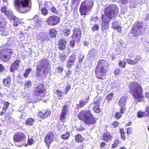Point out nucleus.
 <instances>
[{
    "mask_svg": "<svg viewBox=\"0 0 149 149\" xmlns=\"http://www.w3.org/2000/svg\"><path fill=\"white\" fill-rule=\"evenodd\" d=\"M118 12L117 6L114 4L110 5L104 9V14L102 15L103 22L102 29H106L108 28L110 20L117 15Z\"/></svg>",
    "mask_w": 149,
    "mask_h": 149,
    "instance_id": "obj_1",
    "label": "nucleus"
},
{
    "mask_svg": "<svg viewBox=\"0 0 149 149\" xmlns=\"http://www.w3.org/2000/svg\"><path fill=\"white\" fill-rule=\"evenodd\" d=\"M130 92L136 101L139 102L143 97L142 88L136 82H132L129 85Z\"/></svg>",
    "mask_w": 149,
    "mask_h": 149,
    "instance_id": "obj_2",
    "label": "nucleus"
},
{
    "mask_svg": "<svg viewBox=\"0 0 149 149\" xmlns=\"http://www.w3.org/2000/svg\"><path fill=\"white\" fill-rule=\"evenodd\" d=\"M50 67L49 60L47 59H42L38 62L36 68L37 76H43Z\"/></svg>",
    "mask_w": 149,
    "mask_h": 149,
    "instance_id": "obj_3",
    "label": "nucleus"
},
{
    "mask_svg": "<svg viewBox=\"0 0 149 149\" xmlns=\"http://www.w3.org/2000/svg\"><path fill=\"white\" fill-rule=\"evenodd\" d=\"M31 3L29 0H17L15 1L14 4L19 11L25 13L30 10Z\"/></svg>",
    "mask_w": 149,
    "mask_h": 149,
    "instance_id": "obj_4",
    "label": "nucleus"
},
{
    "mask_svg": "<svg viewBox=\"0 0 149 149\" xmlns=\"http://www.w3.org/2000/svg\"><path fill=\"white\" fill-rule=\"evenodd\" d=\"M81 120L85 121L87 124H92L95 123V119L92 116L89 111L85 110L81 111L78 115Z\"/></svg>",
    "mask_w": 149,
    "mask_h": 149,
    "instance_id": "obj_5",
    "label": "nucleus"
},
{
    "mask_svg": "<svg viewBox=\"0 0 149 149\" xmlns=\"http://www.w3.org/2000/svg\"><path fill=\"white\" fill-rule=\"evenodd\" d=\"M107 62L103 60H100L98 63V65L95 69V73L98 79H102V76L105 75L106 73L105 64Z\"/></svg>",
    "mask_w": 149,
    "mask_h": 149,
    "instance_id": "obj_6",
    "label": "nucleus"
},
{
    "mask_svg": "<svg viewBox=\"0 0 149 149\" xmlns=\"http://www.w3.org/2000/svg\"><path fill=\"white\" fill-rule=\"evenodd\" d=\"M93 1H85L83 2L79 10L81 14L82 15H86L91 12L93 6Z\"/></svg>",
    "mask_w": 149,
    "mask_h": 149,
    "instance_id": "obj_7",
    "label": "nucleus"
},
{
    "mask_svg": "<svg viewBox=\"0 0 149 149\" xmlns=\"http://www.w3.org/2000/svg\"><path fill=\"white\" fill-rule=\"evenodd\" d=\"M13 52L9 46H4V49L1 51V59L4 62L8 61L11 58V54Z\"/></svg>",
    "mask_w": 149,
    "mask_h": 149,
    "instance_id": "obj_8",
    "label": "nucleus"
},
{
    "mask_svg": "<svg viewBox=\"0 0 149 149\" xmlns=\"http://www.w3.org/2000/svg\"><path fill=\"white\" fill-rule=\"evenodd\" d=\"M26 139V136L22 132H18L16 133L14 136V141L16 142H21L22 143L20 144H16L18 147H21L24 144V141Z\"/></svg>",
    "mask_w": 149,
    "mask_h": 149,
    "instance_id": "obj_9",
    "label": "nucleus"
},
{
    "mask_svg": "<svg viewBox=\"0 0 149 149\" xmlns=\"http://www.w3.org/2000/svg\"><path fill=\"white\" fill-rule=\"evenodd\" d=\"M144 29L141 24L136 23L134 25L132 32L134 36H138L141 35Z\"/></svg>",
    "mask_w": 149,
    "mask_h": 149,
    "instance_id": "obj_10",
    "label": "nucleus"
},
{
    "mask_svg": "<svg viewBox=\"0 0 149 149\" xmlns=\"http://www.w3.org/2000/svg\"><path fill=\"white\" fill-rule=\"evenodd\" d=\"M35 90V94L37 96L43 97L45 95L44 93L45 90L42 84H40L36 87Z\"/></svg>",
    "mask_w": 149,
    "mask_h": 149,
    "instance_id": "obj_11",
    "label": "nucleus"
},
{
    "mask_svg": "<svg viewBox=\"0 0 149 149\" xmlns=\"http://www.w3.org/2000/svg\"><path fill=\"white\" fill-rule=\"evenodd\" d=\"M68 111V107L66 105H64L63 107V109L60 116V119L62 122H64L65 121L67 113Z\"/></svg>",
    "mask_w": 149,
    "mask_h": 149,
    "instance_id": "obj_12",
    "label": "nucleus"
},
{
    "mask_svg": "<svg viewBox=\"0 0 149 149\" xmlns=\"http://www.w3.org/2000/svg\"><path fill=\"white\" fill-rule=\"evenodd\" d=\"M60 18L57 16H50L47 20V24L52 26L56 25L59 22Z\"/></svg>",
    "mask_w": 149,
    "mask_h": 149,
    "instance_id": "obj_13",
    "label": "nucleus"
},
{
    "mask_svg": "<svg viewBox=\"0 0 149 149\" xmlns=\"http://www.w3.org/2000/svg\"><path fill=\"white\" fill-rule=\"evenodd\" d=\"M81 31L78 28L74 29L73 30L72 38L77 42H79L81 36Z\"/></svg>",
    "mask_w": 149,
    "mask_h": 149,
    "instance_id": "obj_14",
    "label": "nucleus"
},
{
    "mask_svg": "<svg viewBox=\"0 0 149 149\" xmlns=\"http://www.w3.org/2000/svg\"><path fill=\"white\" fill-rule=\"evenodd\" d=\"M93 103L94 107L93 108L94 111L96 113H98L101 111V109L99 108L100 102L101 100L100 98L96 97L94 100Z\"/></svg>",
    "mask_w": 149,
    "mask_h": 149,
    "instance_id": "obj_15",
    "label": "nucleus"
},
{
    "mask_svg": "<svg viewBox=\"0 0 149 149\" xmlns=\"http://www.w3.org/2000/svg\"><path fill=\"white\" fill-rule=\"evenodd\" d=\"M54 135L53 133L51 132H48L45 138V141L47 144H49L53 141Z\"/></svg>",
    "mask_w": 149,
    "mask_h": 149,
    "instance_id": "obj_16",
    "label": "nucleus"
},
{
    "mask_svg": "<svg viewBox=\"0 0 149 149\" xmlns=\"http://www.w3.org/2000/svg\"><path fill=\"white\" fill-rule=\"evenodd\" d=\"M76 56L73 54L70 56L67 62V67L70 68L74 65L75 62Z\"/></svg>",
    "mask_w": 149,
    "mask_h": 149,
    "instance_id": "obj_17",
    "label": "nucleus"
},
{
    "mask_svg": "<svg viewBox=\"0 0 149 149\" xmlns=\"http://www.w3.org/2000/svg\"><path fill=\"white\" fill-rule=\"evenodd\" d=\"M50 111L47 110L46 111H42L39 113L38 115L42 119H45L49 117L51 114Z\"/></svg>",
    "mask_w": 149,
    "mask_h": 149,
    "instance_id": "obj_18",
    "label": "nucleus"
},
{
    "mask_svg": "<svg viewBox=\"0 0 149 149\" xmlns=\"http://www.w3.org/2000/svg\"><path fill=\"white\" fill-rule=\"evenodd\" d=\"M20 61L19 60H16L13 63L10 68V71L11 72H14V70H17L19 67Z\"/></svg>",
    "mask_w": 149,
    "mask_h": 149,
    "instance_id": "obj_19",
    "label": "nucleus"
},
{
    "mask_svg": "<svg viewBox=\"0 0 149 149\" xmlns=\"http://www.w3.org/2000/svg\"><path fill=\"white\" fill-rule=\"evenodd\" d=\"M127 99V97L126 96H124L121 97L118 102V104L119 106L121 107L125 106L126 101Z\"/></svg>",
    "mask_w": 149,
    "mask_h": 149,
    "instance_id": "obj_20",
    "label": "nucleus"
},
{
    "mask_svg": "<svg viewBox=\"0 0 149 149\" xmlns=\"http://www.w3.org/2000/svg\"><path fill=\"white\" fill-rule=\"evenodd\" d=\"M3 85L6 87H8L11 83V78L9 77L3 79Z\"/></svg>",
    "mask_w": 149,
    "mask_h": 149,
    "instance_id": "obj_21",
    "label": "nucleus"
},
{
    "mask_svg": "<svg viewBox=\"0 0 149 149\" xmlns=\"http://www.w3.org/2000/svg\"><path fill=\"white\" fill-rule=\"evenodd\" d=\"M127 63L130 65H135L138 62V60L137 58H135L133 59H126Z\"/></svg>",
    "mask_w": 149,
    "mask_h": 149,
    "instance_id": "obj_22",
    "label": "nucleus"
},
{
    "mask_svg": "<svg viewBox=\"0 0 149 149\" xmlns=\"http://www.w3.org/2000/svg\"><path fill=\"white\" fill-rule=\"evenodd\" d=\"M89 98L85 99L84 100H82L80 101L79 104H77L78 108H81L83 107L86 103L88 102V100Z\"/></svg>",
    "mask_w": 149,
    "mask_h": 149,
    "instance_id": "obj_23",
    "label": "nucleus"
},
{
    "mask_svg": "<svg viewBox=\"0 0 149 149\" xmlns=\"http://www.w3.org/2000/svg\"><path fill=\"white\" fill-rule=\"evenodd\" d=\"M67 42L65 40L62 39L60 40L59 45V47L60 49L63 50L65 47L66 44Z\"/></svg>",
    "mask_w": 149,
    "mask_h": 149,
    "instance_id": "obj_24",
    "label": "nucleus"
},
{
    "mask_svg": "<svg viewBox=\"0 0 149 149\" xmlns=\"http://www.w3.org/2000/svg\"><path fill=\"white\" fill-rule=\"evenodd\" d=\"M137 116L138 118H141L143 117H145L148 116L149 114H146L145 112H142L139 111L137 112Z\"/></svg>",
    "mask_w": 149,
    "mask_h": 149,
    "instance_id": "obj_25",
    "label": "nucleus"
},
{
    "mask_svg": "<svg viewBox=\"0 0 149 149\" xmlns=\"http://www.w3.org/2000/svg\"><path fill=\"white\" fill-rule=\"evenodd\" d=\"M11 19L14 21H15L13 22V25L14 26H18V24H20V20L19 19L15 16H12Z\"/></svg>",
    "mask_w": 149,
    "mask_h": 149,
    "instance_id": "obj_26",
    "label": "nucleus"
},
{
    "mask_svg": "<svg viewBox=\"0 0 149 149\" xmlns=\"http://www.w3.org/2000/svg\"><path fill=\"white\" fill-rule=\"evenodd\" d=\"M112 138V136L109 133L107 132L104 134L103 139L104 141H107L111 139Z\"/></svg>",
    "mask_w": 149,
    "mask_h": 149,
    "instance_id": "obj_27",
    "label": "nucleus"
},
{
    "mask_svg": "<svg viewBox=\"0 0 149 149\" xmlns=\"http://www.w3.org/2000/svg\"><path fill=\"white\" fill-rule=\"evenodd\" d=\"M112 26L114 29L117 30L118 31L120 32L121 30V26L118 25L116 22H114L112 24Z\"/></svg>",
    "mask_w": 149,
    "mask_h": 149,
    "instance_id": "obj_28",
    "label": "nucleus"
},
{
    "mask_svg": "<svg viewBox=\"0 0 149 149\" xmlns=\"http://www.w3.org/2000/svg\"><path fill=\"white\" fill-rule=\"evenodd\" d=\"M96 54V51L95 49H92L89 52L88 56H90L91 58L93 57L94 58Z\"/></svg>",
    "mask_w": 149,
    "mask_h": 149,
    "instance_id": "obj_29",
    "label": "nucleus"
},
{
    "mask_svg": "<svg viewBox=\"0 0 149 149\" xmlns=\"http://www.w3.org/2000/svg\"><path fill=\"white\" fill-rule=\"evenodd\" d=\"M55 93L57 95V97L58 99L60 100L62 99V97L63 95V92L58 90H56L55 91Z\"/></svg>",
    "mask_w": 149,
    "mask_h": 149,
    "instance_id": "obj_30",
    "label": "nucleus"
},
{
    "mask_svg": "<svg viewBox=\"0 0 149 149\" xmlns=\"http://www.w3.org/2000/svg\"><path fill=\"white\" fill-rule=\"evenodd\" d=\"M35 121L34 119L32 118H29L27 119L26 122L25 124L27 125H33V123Z\"/></svg>",
    "mask_w": 149,
    "mask_h": 149,
    "instance_id": "obj_31",
    "label": "nucleus"
},
{
    "mask_svg": "<svg viewBox=\"0 0 149 149\" xmlns=\"http://www.w3.org/2000/svg\"><path fill=\"white\" fill-rule=\"evenodd\" d=\"M104 87V84L101 82H99L98 85H97V90L100 91H102Z\"/></svg>",
    "mask_w": 149,
    "mask_h": 149,
    "instance_id": "obj_32",
    "label": "nucleus"
},
{
    "mask_svg": "<svg viewBox=\"0 0 149 149\" xmlns=\"http://www.w3.org/2000/svg\"><path fill=\"white\" fill-rule=\"evenodd\" d=\"M76 141L78 142H81L83 140V139L80 134L76 135L75 138Z\"/></svg>",
    "mask_w": 149,
    "mask_h": 149,
    "instance_id": "obj_33",
    "label": "nucleus"
},
{
    "mask_svg": "<svg viewBox=\"0 0 149 149\" xmlns=\"http://www.w3.org/2000/svg\"><path fill=\"white\" fill-rule=\"evenodd\" d=\"M49 34L51 35V37L54 38L56 36L57 34V31L54 29H50L49 31Z\"/></svg>",
    "mask_w": 149,
    "mask_h": 149,
    "instance_id": "obj_34",
    "label": "nucleus"
},
{
    "mask_svg": "<svg viewBox=\"0 0 149 149\" xmlns=\"http://www.w3.org/2000/svg\"><path fill=\"white\" fill-rule=\"evenodd\" d=\"M5 14L8 17H9L11 18L12 16H13L12 15V12L8 8L7 9L6 12H5Z\"/></svg>",
    "mask_w": 149,
    "mask_h": 149,
    "instance_id": "obj_35",
    "label": "nucleus"
},
{
    "mask_svg": "<svg viewBox=\"0 0 149 149\" xmlns=\"http://www.w3.org/2000/svg\"><path fill=\"white\" fill-rule=\"evenodd\" d=\"M70 133L68 132H66L64 134L61 136V138L64 139H68L69 137L70 136Z\"/></svg>",
    "mask_w": 149,
    "mask_h": 149,
    "instance_id": "obj_36",
    "label": "nucleus"
},
{
    "mask_svg": "<svg viewBox=\"0 0 149 149\" xmlns=\"http://www.w3.org/2000/svg\"><path fill=\"white\" fill-rule=\"evenodd\" d=\"M9 105L10 103L8 102H6L3 104L2 111H6L7 109L8 108Z\"/></svg>",
    "mask_w": 149,
    "mask_h": 149,
    "instance_id": "obj_37",
    "label": "nucleus"
},
{
    "mask_svg": "<svg viewBox=\"0 0 149 149\" xmlns=\"http://www.w3.org/2000/svg\"><path fill=\"white\" fill-rule=\"evenodd\" d=\"M62 31L65 36H68L70 33V30L68 28L63 29Z\"/></svg>",
    "mask_w": 149,
    "mask_h": 149,
    "instance_id": "obj_38",
    "label": "nucleus"
},
{
    "mask_svg": "<svg viewBox=\"0 0 149 149\" xmlns=\"http://www.w3.org/2000/svg\"><path fill=\"white\" fill-rule=\"evenodd\" d=\"M126 61L123 60L122 61H120L118 62L119 65V66L125 68V65L126 64Z\"/></svg>",
    "mask_w": 149,
    "mask_h": 149,
    "instance_id": "obj_39",
    "label": "nucleus"
},
{
    "mask_svg": "<svg viewBox=\"0 0 149 149\" xmlns=\"http://www.w3.org/2000/svg\"><path fill=\"white\" fill-rule=\"evenodd\" d=\"M120 143V141L117 139L114 140V143L112 145L113 148H115Z\"/></svg>",
    "mask_w": 149,
    "mask_h": 149,
    "instance_id": "obj_40",
    "label": "nucleus"
},
{
    "mask_svg": "<svg viewBox=\"0 0 149 149\" xmlns=\"http://www.w3.org/2000/svg\"><path fill=\"white\" fill-rule=\"evenodd\" d=\"M59 58L62 61H63L66 59L67 56L64 54L62 53L60 56Z\"/></svg>",
    "mask_w": 149,
    "mask_h": 149,
    "instance_id": "obj_41",
    "label": "nucleus"
},
{
    "mask_svg": "<svg viewBox=\"0 0 149 149\" xmlns=\"http://www.w3.org/2000/svg\"><path fill=\"white\" fill-rule=\"evenodd\" d=\"M24 85L25 87L27 88L30 87L32 86V82L29 81H26Z\"/></svg>",
    "mask_w": 149,
    "mask_h": 149,
    "instance_id": "obj_42",
    "label": "nucleus"
},
{
    "mask_svg": "<svg viewBox=\"0 0 149 149\" xmlns=\"http://www.w3.org/2000/svg\"><path fill=\"white\" fill-rule=\"evenodd\" d=\"M41 13L44 15H45L48 13L47 10L44 8H42L41 10Z\"/></svg>",
    "mask_w": 149,
    "mask_h": 149,
    "instance_id": "obj_43",
    "label": "nucleus"
},
{
    "mask_svg": "<svg viewBox=\"0 0 149 149\" xmlns=\"http://www.w3.org/2000/svg\"><path fill=\"white\" fill-rule=\"evenodd\" d=\"M113 96V93H110L108 94L106 97V99L108 101H110L111 100Z\"/></svg>",
    "mask_w": 149,
    "mask_h": 149,
    "instance_id": "obj_44",
    "label": "nucleus"
},
{
    "mask_svg": "<svg viewBox=\"0 0 149 149\" xmlns=\"http://www.w3.org/2000/svg\"><path fill=\"white\" fill-rule=\"evenodd\" d=\"M99 28V26L97 24H95L93 25L92 27V30L93 31L98 30Z\"/></svg>",
    "mask_w": 149,
    "mask_h": 149,
    "instance_id": "obj_45",
    "label": "nucleus"
},
{
    "mask_svg": "<svg viewBox=\"0 0 149 149\" xmlns=\"http://www.w3.org/2000/svg\"><path fill=\"white\" fill-rule=\"evenodd\" d=\"M63 70V68L61 67H58L56 69V71L58 73H61Z\"/></svg>",
    "mask_w": 149,
    "mask_h": 149,
    "instance_id": "obj_46",
    "label": "nucleus"
},
{
    "mask_svg": "<svg viewBox=\"0 0 149 149\" xmlns=\"http://www.w3.org/2000/svg\"><path fill=\"white\" fill-rule=\"evenodd\" d=\"M71 87L70 85H68L66 87L65 89V94L66 95L68 93V91L70 89Z\"/></svg>",
    "mask_w": 149,
    "mask_h": 149,
    "instance_id": "obj_47",
    "label": "nucleus"
},
{
    "mask_svg": "<svg viewBox=\"0 0 149 149\" xmlns=\"http://www.w3.org/2000/svg\"><path fill=\"white\" fill-rule=\"evenodd\" d=\"M34 143L33 140L32 138H28L27 143L29 145H31Z\"/></svg>",
    "mask_w": 149,
    "mask_h": 149,
    "instance_id": "obj_48",
    "label": "nucleus"
},
{
    "mask_svg": "<svg viewBox=\"0 0 149 149\" xmlns=\"http://www.w3.org/2000/svg\"><path fill=\"white\" fill-rule=\"evenodd\" d=\"M36 23L37 26H39V27H40L41 26V25L43 23V22L42 20L39 19L38 21V22Z\"/></svg>",
    "mask_w": 149,
    "mask_h": 149,
    "instance_id": "obj_49",
    "label": "nucleus"
},
{
    "mask_svg": "<svg viewBox=\"0 0 149 149\" xmlns=\"http://www.w3.org/2000/svg\"><path fill=\"white\" fill-rule=\"evenodd\" d=\"M51 10L52 12L53 13L55 14H57L58 13V11L56 10V8L54 6H52Z\"/></svg>",
    "mask_w": 149,
    "mask_h": 149,
    "instance_id": "obj_50",
    "label": "nucleus"
},
{
    "mask_svg": "<svg viewBox=\"0 0 149 149\" xmlns=\"http://www.w3.org/2000/svg\"><path fill=\"white\" fill-rule=\"evenodd\" d=\"M8 8H7L6 6H3L1 9V11L2 12L4 13L5 14V12H6Z\"/></svg>",
    "mask_w": 149,
    "mask_h": 149,
    "instance_id": "obj_51",
    "label": "nucleus"
},
{
    "mask_svg": "<svg viewBox=\"0 0 149 149\" xmlns=\"http://www.w3.org/2000/svg\"><path fill=\"white\" fill-rule=\"evenodd\" d=\"M122 114L120 112H116L115 115V117L117 118H119L122 116Z\"/></svg>",
    "mask_w": 149,
    "mask_h": 149,
    "instance_id": "obj_52",
    "label": "nucleus"
},
{
    "mask_svg": "<svg viewBox=\"0 0 149 149\" xmlns=\"http://www.w3.org/2000/svg\"><path fill=\"white\" fill-rule=\"evenodd\" d=\"M72 73L71 71L70 70H68L66 72L65 74L67 77H69L70 74Z\"/></svg>",
    "mask_w": 149,
    "mask_h": 149,
    "instance_id": "obj_53",
    "label": "nucleus"
},
{
    "mask_svg": "<svg viewBox=\"0 0 149 149\" xmlns=\"http://www.w3.org/2000/svg\"><path fill=\"white\" fill-rule=\"evenodd\" d=\"M126 109V107L125 106H124L122 107L120 109V113H125V110Z\"/></svg>",
    "mask_w": 149,
    "mask_h": 149,
    "instance_id": "obj_54",
    "label": "nucleus"
},
{
    "mask_svg": "<svg viewBox=\"0 0 149 149\" xmlns=\"http://www.w3.org/2000/svg\"><path fill=\"white\" fill-rule=\"evenodd\" d=\"M33 20L36 23L39 19L37 15H35L33 17Z\"/></svg>",
    "mask_w": 149,
    "mask_h": 149,
    "instance_id": "obj_55",
    "label": "nucleus"
},
{
    "mask_svg": "<svg viewBox=\"0 0 149 149\" xmlns=\"http://www.w3.org/2000/svg\"><path fill=\"white\" fill-rule=\"evenodd\" d=\"M119 123L116 121H114L112 124V125L114 127H117L119 125Z\"/></svg>",
    "mask_w": 149,
    "mask_h": 149,
    "instance_id": "obj_56",
    "label": "nucleus"
},
{
    "mask_svg": "<svg viewBox=\"0 0 149 149\" xmlns=\"http://www.w3.org/2000/svg\"><path fill=\"white\" fill-rule=\"evenodd\" d=\"M83 58L84 56L82 55H80L79 57V62L80 63H81Z\"/></svg>",
    "mask_w": 149,
    "mask_h": 149,
    "instance_id": "obj_57",
    "label": "nucleus"
},
{
    "mask_svg": "<svg viewBox=\"0 0 149 149\" xmlns=\"http://www.w3.org/2000/svg\"><path fill=\"white\" fill-rule=\"evenodd\" d=\"M132 132V129L130 128H128L127 129V133L129 135Z\"/></svg>",
    "mask_w": 149,
    "mask_h": 149,
    "instance_id": "obj_58",
    "label": "nucleus"
},
{
    "mask_svg": "<svg viewBox=\"0 0 149 149\" xmlns=\"http://www.w3.org/2000/svg\"><path fill=\"white\" fill-rule=\"evenodd\" d=\"M4 28V26L0 22V31H2Z\"/></svg>",
    "mask_w": 149,
    "mask_h": 149,
    "instance_id": "obj_59",
    "label": "nucleus"
},
{
    "mask_svg": "<svg viewBox=\"0 0 149 149\" xmlns=\"http://www.w3.org/2000/svg\"><path fill=\"white\" fill-rule=\"evenodd\" d=\"M70 44L71 46L73 47L75 45L74 42V40H71L70 42Z\"/></svg>",
    "mask_w": 149,
    "mask_h": 149,
    "instance_id": "obj_60",
    "label": "nucleus"
},
{
    "mask_svg": "<svg viewBox=\"0 0 149 149\" xmlns=\"http://www.w3.org/2000/svg\"><path fill=\"white\" fill-rule=\"evenodd\" d=\"M125 132L123 133L122 134H120L121 136V138L123 139V140H125Z\"/></svg>",
    "mask_w": 149,
    "mask_h": 149,
    "instance_id": "obj_61",
    "label": "nucleus"
},
{
    "mask_svg": "<svg viewBox=\"0 0 149 149\" xmlns=\"http://www.w3.org/2000/svg\"><path fill=\"white\" fill-rule=\"evenodd\" d=\"M120 70L118 69H116L114 72V74H119Z\"/></svg>",
    "mask_w": 149,
    "mask_h": 149,
    "instance_id": "obj_62",
    "label": "nucleus"
},
{
    "mask_svg": "<svg viewBox=\"0 0 149 149\" xmlns=\"http://www.w3.org/2000/svg\"><path fill=\"white\" fill-rule=\"evenodd\" d=\"M31 68H28L25 71V72L28 74L29 73L31 72Z\"/></svg>",
    "mask_w": 149,
    "mask_h": 149,
    "instance_id": "obj_63",
    "label": "nucleus"
},
{
    "mask_svg": "<svg viewBox=\"0 0 149 149\" xmlns=\"http://www.w3.org/2000/svg\"><path fill=\"white\" fill-rule=\"evenodd\" d=\"M146 111L149 114L148 116H147L148 118V120L149 121V107H147L146 109Z\"/></svg>",
    "mask_w": 149,
    "mask_h": 149,
    "instance_id": "obj_64",
    "label": "nucleus"
}]
</instances>
